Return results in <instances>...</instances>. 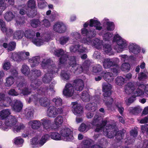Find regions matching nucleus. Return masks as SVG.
Here are the masks:
<instances>
[{
	"mask_svg": "<svg viewBox=\"0 0 148 148\" xmlns=\"http://www.w3.org/2000/svg\"><path fill=\"white\" fill-rule=\"evenodd\" d=\"M37 0L38 7L39 9H43L47 7L48 4L45 0Z\"/></svg>",
	"mask_w": 148,
	"mask_h": 148,
	"instance_id": "obj_47",
	"label": "nucleus"
},
{
	"mask_svg": "<svg viewBox=\"0 0 148 148\" xmlns=\"http://www.w3.org/2000/svg\"><path fill=\"white\" fill-rule=\"evenodd\" d=\"M135 148H148V140H145L143 144L140 143L138 144Z\"/></svg>",
	"mask_w": 148,
	"mask_h": 148,
	"instance_id": "obj_64",
	"label": "nucleus"
},
{
	"mask_svg": "<svg viewBox=\"0 0 148 148\" xmlns=\"http://www.w3.org/2000/svg\"><path fill=\"white\" fill-rule=\"evenodd\" d=\"M92 140L88 138H84L82 143V145L84 148H89Z\"/></svg>",
	"mask_w": 148,
	"mask_h": 148,
	"instance_id": "obj_44",
	"label": "nucleus"
},
{
	"mask_svg": "<svg viewBox=\"0 0 148 148\" xmlns=\"http://www.w3.org/2000/svg\"><path fill=\"white\" fill-rule=\"evenodd\" d=\"M24 142L23 139L20 137H16L13 140V142L14 144L19 146H22Z\"/></svg>",
	"mask_w": 148,
	"mask_h": 148,
	"instance_id": "obj_45",
	"label": "nucleus"
},
{
	"mask_svg": "<svg viewBox=\"0 0 148 148\" xmlns=\"http://www.w3.org/2000/svg\"><path fill=\"white\" fill-rule=\"evenodd\" d=\"M11 114L10 110L8 109H4L0 112V119H6Z\"/></svg>",
	"mask_w": 148,
	"mask_h": 148,
	"instance_id": "obj_35",
	"label": "nucleus"
},
{
	"mask_svg": "<svg viewBox=\"0 0 148 148\" xmlns=\"http://www.w3.org/2000/svg\"><path fill=\"white\" fill-rule=\"evenodd\" d=\"M68 63L69 65L74 68L75 69V73L76 74L80 73L83 71L84 73L89 74L90 72L89 66L90 62L85 61L83 64V68L79 64H77L76 60L74 56L71 57L69 60Z\"/></svg>",
	"mask_w": 148,
	"mask_h": 148,
	"instance_id": "obj_3",
	"label": "nucleus"
},
{
	"mask_svg": "<svg viewBox=\"0 0 148 148\" xmlns=\"http://www.w3.org/2000/svg\"><path fill=\"white\" fill-rule=\"evenodd\" d=\"M31 73H32V77H38L41 75L42 72L39 70L34 69L31 71Z\"/></svg>",
	"mask_w": 148,
	"mask_h": 148,
	"instance_id": "obj_63",
	"label": "nucleus"
},
{
	"mask_svg": "<svg viewBox=\"0 0 148 148\" xmlns=\"http://www.w3.org/2000/svg\"><path fill=\"white\" fill-rule=\"evenodd\" d=\"M19 53L20 56V58H21V61L27 59L28 57L29 56V53L28 52L23 51L19 52Z\"/></svg>",
	"mask_w": 148,
	"mask_h": 148,
	"instance_id": "obj_50",
	"label": "nucleus"
},
{
	"mask_svg": "<svg viewBox=\"0 0 148 148\" xmlns=\"http://www.w3.org/2000/svg\"><path fill=\"white\" fill-rule=\"evenodd\" d=\"M60 133L61 136V139L64 141H69L73 140V130L67 127H64L60 129Z\"/></svg>",
	"mask_w": 148,
	"mask_h": 148,
	"instance_id": "obj_8",
	"label": "nucleus"
},
{
	"mask_svg": "<svg viewBox=\"0 0 148 148\" xmlns=\"http://www.w3.org/2000/svg\"><path fill=\"white\" fill-rule=\"evenodd\" d=\"M52 101L57 106H60L62 104V99L59 97H56L53 98Z\"/></svg>",
	"mask_w": 148,
	"mask_h": 148,
	"instance_id": "obj_61",
	"label": "nucleus"
},
{
	"mask_svg": "<svg viewBox=\"0 0 148 148\" xmlns=\"http://www.w3.org/2000/svg\"><path fill=\"white\" fill-rule=\"evenodd\" d=\"M42 84V82L39 80H35L31 82V86L34 89H36Z\"/></svg>",
	"mask_w": 148,
	"mask_h": 148,
	"instance_id": "obj_54",
	"label": "nucleus"
},
{
	"mask_svg": "<svg viewBox=\"0 0 148 148\" xmlns=\"http://www.w3.org/2000/svg\"><path fill=\"white\" fill-rule=\"evenodd\" d=\"M29 125L33 129H38L41 125V120L40 121L37 120L30 121L29 123Z\"/></svg>",
	"mask_w": 148,
	"mask_h": 148,
	"instance_id": "obj_30",
	"label": "nucleus"
},
{
	"mask_svg": "<svg viewBox=\"0 0 148 148\" xmlns=\"http://www.w3.org/2000/svg\"><path fill=\"white\" fill-rule=\"evenodd\" d=\"M25 6L27 7V8L29 10L30 14H28L31 16V17L34 16L37 14V11L35 10L36 8V2L34 0H29L28 1Z\"/></svg>",
	"mask_w": 148,
	"mask_h": 148,
	"instance_id": "obj_14",
	"label": "nucleus"
},
{
	"mask_svg": "<svg viewBox=\"0 0 148 148\" xmlns=\"http://www.w3.org/2000/svg\"><path fill=\"white\" fill-rule=\"evenodd\" d=\"M81 32L82 34L85 35L88 38L85 37L86 38H90L92 37H94L96 33V31L95 29H92L89 31H88L85 28H84L82 29Z\"/></svg>",
	"mask_w": 148,
	"mask_h": 148,
	"instance_id": "obj_26",
	"label": "nucleus"
},
{
	"mask_svg": "<svg viewBox=\"0 0 148 148\" xmlns=\"http://www.w3.org/2000/svg\"><path fill=\"white\" fill-rule=\"evenodd\" d=\"M112 86L108 83H104L103 85V96L104 99L103 101H105L106 105L109 106L113 102L112 99L109 97L111 95V90Z\"/></svg>",
	"mask_w": 148,
	"mask_h": 148,
	"instance_id": "obj_6",
	"label": "nucleus"
},
{
	"mask_svg": "<svg viewBox=\"0 0 148 148\" xmlns=\"http://www.w3.org/2000/svg\"><path fill=\"white\" fill-rule=\"evenodd\" d=\"M129 111L132 113L135 114L140 112L141 111V109L140 106H138L134 108H130Z\"/></svg>",
	"mask_w": 148,
	"mask_h": 148,
	"instance_id": "obj_59",
	"label": "nucleus"
},
{
	"mask_svg": "<svg viewBox=\"0 0 148 148\" xmlns=\"http://www.w3.org/2000/svg\"><path fill=\"white\" fill-rule=\"evenodd\" d=\"M38 96H34L33 95L31 97H30L29 99H27V101L29 103L32 101H33L36 105H38L45 107H46L49 106L51 103L49 99L46 97H43L39 99L38 97Z\"/></svg>",
	"mask_w": 148,
	"mask_h": 148,
	"instance_id": "obj_7",
	"label": "nucleus"
},
{
	"mask_svg": "<svg viewBox=\"0 0 148 148\" xmlns=\"http://www.w3.org/2000/svg\"><path fill=\"white\" fill-rule=\"evenodd\" d=\"M73 85L76 90L81 91L84 86L83 81L80 79H76L74 81Z\"/></svg>",
	"mask_w": 148,
	"mask_h": 148,
	"instance_id": "obj_27",
	"label": "nucleus"
},
{
	"mask_svg": "<svg viewBox=\"0 0 148 148\" xmlns=\"http://www.w3.org/2000/svg\"><path fill=\"white\" fill-rule=\"evenodd\" d=\"M130 68V65L128 63H124L121 66V69L122 71H128Z\"/></svg>",
	"mask_w": 148,
	"mask_h": 148,
	"instance_id": "obj_62",
	"label": "nucleus"
},
{
	"mask_svg": "<svg viewBox=\"0 0 148 148\" xmlns=\"http://www.w3.org/2000/svg\"><path fill=\"white\" fill-rule=\"evenodd\" d=\"M103 50L106 53L110 55L113 54L111 47L109 44L105 45L103 46Z\"/></svg>",
	"mask_w": 148,
	"mask_h": 148,
	"instance_id": "obj_51",
	"label": "nucleus"
},
{
	"mask_svg": "<svg viewBox=\"0 0 148 148\" xmlns=\"http://www.w3.org/2000/svg\"><path fill=\"white\" fill-rule=\"evenodd\" d=\"M136 89L135 83L129 82L125 86V91L127 94H132V97H130L125 101L126 104L128 106L133 103L135 100V98L138 96H135Z\"/></svg>",
	"mask_w": 148,
	"mask_h": 148,
	"instance_id": "obj_5",
	"label": "nucleus"
},
{
	"mask_svg": "<svg viewBox=\"0 0 148 148\" xmlns=\"http://www.w3.org/2000/svg\"><path fill=\"white\" fill-rule=\"evenodd\" d=\"M63 110L61 108H57L54 106H50L47 111V115L50 117L54 118L58 114L62 113Z\"/></svg>",
	"mask_w": 148,
	"mask_h": 148,
	"instance_id": "obj_13",
	"label": "nucleus"
},
{
	"mask_svg": "<svg viewBox=\"0 0 148 148\" xmlns=\"http://www.w3.org/2000/svg\"><path fill=\"white\" fill-rule=\"evenodd\" d=\"M54 54L55 55L58 56H60L61 55L62 56L59 60L60 63V64H62L67 63V60L69 58L66 54H63L64 52L63 50L62 49L59 50L54 49Z\"/></svg>",
	"mask_w": 148,
	"mask_h": 148,
	"instance_id": "obj_17",
	"label": "nucleus"
},
{
	"mask_svg": "<svg viewBox=\"0 0 148 148\" xmlns=\"http://www.w3.org/2000/svg\"><path fill=\"white\" fill-rule=\"evenodd\" d=\"M2 66L3 69L5 71H7L10 69H11L10 70H11V69H12L13 70L14 69L16 70L15 68H12L11 67V65L10 63L8 61H5L2 64Z\"/></svg>",
	"mask_w": 148,
	"mask_h": 148,
	"instance_id": "obj_49",
	"label": "nucleus"
},
{
	"mask_svg": "<svg viewBox=\"0 0 148 148\" xmlns=\"http://www.w3.org/2000/svg\"><path fill=\"white\" fill-rule=\"evenodd\" d=\"M130 137H127L125 139V142L127 145L132 144L134 141V138L136 137L137 135V131L136 130L134 129L130 131Z\"/></svg>",
	"mask_w": 148,
	"mask_h": 148,
	"instance_id": "obj_25",
	"label": "nucleus"
},
{
	"mask_svg": "<svg viewBox=\"0 0 148 148\" xmlns=\"http://www.w3.org/2000/svg\"><path fill=\"white\" fill-rule=\"evenodd\" d=\"M70 50L71 52L80 54L85 52L86 49L85 47H83L82 45L77 44L71 46L70 47Z\"/></svg>",
	"mask_w": 148,
	"mask_h": 148,
	"instance_id": "obj_19",
	"label": "nucleus"
},
{
	"mask_svg": "<svg viewBox=\"0 0 148 148\" xmlns=\"http://www.w3.org/2000/svg\"><path fill=\"white\" fill-rule=\"evenodd\" d=\"M97 103H89L86 104L85 106L86 109L92 111H95L97 109Z\"/></svg>",
	"mask_w": 148,
	"mask_h": 148,
	"instance_id": "obj_43",
	"label": "nucleus"
},
{
	"mask_svg": "<svg viewBox=\"0 0 148 148\" xmlns=\"http://www.w3.org/2000/svg\"><path fill=\"white\" fill-rule=\"evenodd\" d=\"M63 122V118L61 115H58L55 118L54 123L56 126L57 127L60 126L62 124Z\"/></svg>",
	"mask_w": 148,
	"mask_h": 148,
	"instance_id": "obj_46",
	"label": "nucleus"
},
{
	"mask_svg": "<svg viewBox=\"0 0 148 148\" xmlns=\"http://www.w3.org/2000/svg\"><path fill=\"white\" fill-rule=\"evenodd\" d=\"M41 64L42 68L45 69V74L42 79V81L45 83H49L52 80L53 74L57 72L58 69L53 61L50 59H43Z\"/></svg>",
	"mask_w": 148,
	"mask_h": 148,
	"instance_id": "obj_2",
	"label": "nucleus"
},
{
	"mask_svg": "<svg viewBox=\"0 0 148 148\" xmlns=\"http://www.w3.org/2000/svg\"><path fill=\"white\" fill-rule=\"evenodd\" d=\"M53 29L55 32L62 33L66 31V27L62 22H57L54 24Z\"/></svg>",
	"mask_w": 148,
	"mask_h": 148,
	"instance_id": "obj_18",
	"label": "nucleus"
},
{
	"mask_svg": "<svg viewBox=\"0 0 148 148\" xmlns=\"http://www.w3.org/2000/svg\"><path fill=\"white\" fill-rule=\"evenodd\" d=\"M3 105L4 106H8L12 102L11 99L9 97H5L2 100Z\"/></svg>",
	"mask_w": 148,
	"mask_h": 148,
	"instance_id": "obj_57",
	"label": "nucleus"
},
{
	"mask_svg": "<svg viewBox=\"0 0 148 148\" xmlns=\"http://www.w3.org/2000/svg\"><path fill=\"white\" fill-rule=\"evenodd\" d=\"M135 96H142L143 95H148V84L145 86L143 84L139 86L138 88L136 90Z\"/></svg>",
	"mask_w": 148,
	"mask_h": 148,
	"instance_id": "obj_20",
	"label": "nucleus"
},
{
	"mask_svg": "<svg viewBox=\"0 0 148 148\" xmlns=\"http://www.w3.org/2000/svg\"><path fill=\"white\" fill-rule=\"evenodd\" d=\"M12 128L13 131L15 133H17L19 132L21 130H24L25 128V126L23 124H21L13 126Z\"/></svg>",
	"mask_w": 148,
	"mask_h": 148,
	"instance_id": "obj_40",
	"label": "nucleus"
},
{
	"mask_svg": "<svg viewBox=\"0 0 148 148\" xmlns=\"http://www.w3.org/2000/svg\"><path fill=\"white\" fill-rule=\"evenodd\" d=\"M14 4V0H0V15L5 10L8 5H12Z\"/></svg>",
	"mask_w": 148,
	"mask_h": 148,
	"instance_id": "obj_22",
	"label": "nucleus"
},
{
	"mask_svg": "<svg viewBox=\"0 0 148 148\" xmlns=\"http://www.w3.org/2000/svg\"><path fill=\"white\" fill-rule=\"evenodd\" d=\"M9 57L10 59L12 60L18 62H21V58H20V56L19 52L18 53L15 52H11L9 54Z\"/></svg>",
	"mask_w": 148,
	"mask_h": 148,
	"instance_id": "obj_36",
	"label": "nucleus"
},
{
	"mask_svg": "<svg viewBox=\"0 0 148 148\" xmlns=\"http://www.w3.org/2000/svg\"><path fill=\"white\" fill-rule=\"evenodd\" d=\"M13 38L16 40H20L24 36V32L22 30H19L15 31L13 33Z\"/></svg>",
	"mask_w": 148,
	"mask_h": 148,
	"instance_id": "obj_37",
	"label": "nucleus"
},
{
	"mask_svg": "<svg viewBox=\"0 0 148 148\" xmlns=\"http://www.w3.org/2000/svg\"><path fill=\"white\" fill-rule=\"evenodd\" d=\"M40 61V58L38 56L33 57L29 60L32 67H34L37 66L39 63Z\"/></svg>",
	"mask_w": 148,
	"mask_h": 148,
	"instance_id": "obj_39",
	"label": "nucleus"
},
{
	"mask_svg": "<svg viewBox=\"0 0 148 148\" xmlns=\"http://www.w3.org/2000/svg\"><path fill=\"white\" fill-rule=\"evenodd\" d=\"M91 128L90 123H87L86 124L82 123L78 128L79 130L81 132H87Z\"/></svg>",
	"mask_w": 148,
	"mask_h": 148,
	"instance_id": "obj_38",
	"label": "nucleus"
},
{
	"mask_svg": "<svg viewBox=\"0 0 148 148\" xmlns=\"http://www.w3.org/2000/svg\"><path fill=\"white\" fill-rule=\"evenodd\" d=\"M102 117L98 114L95 115L94 117L92 124L94 125H96L95 130V132H103V134L109 138H112L115 136L116 138L118 140H121L125 132L124 130L122 131L116 130H114L115 126L110 125V126L108 124V121L106 120L101 121Z\"/></svg>",
	"mask_w": 148,
	"mask_h": 148,
	"instance_id": "obj_1",
	"label": "nucleus"
},
{
	"mask_svg": "<svg viewBox=\"0 0 148 148\" xmlns=\"http://www.w3.org/2000/svg\"><path fill=\"white\" fill-rule=\"evenodd\" d=\"M51 138L56 140H62L61 136L58 133L56 132H52L50 134Z\"/></svg>",
	"mask_w": 148,
	"mask_h": 148,
	"instance_id": "obj_55",
	"label": "nucleus"
},
{
	"mask_svg": "<svg viewBox=\"0 0 148 148\" xmlns=\"http://www.w3.org/2000/svg\"><path fill=\"white\" fill-rule=\"evenodd\" d=\"M50 138L49 134H45L42 135L40 139H39L38 137L36 136L32 139L31 141V144L33 145H37L39 147H41Z\"/></svg>",
	"mask_w": 148,
	"mask_h": 148,
	"instance_id": "obj_10",
	"label": "nucleus"
},
{
	"mask_svg": "<svg viewBox=\"0 0 148 148\" xmlns=\"http://www.w3.org/2000/svg\"><path fill=\"white\" fill-rule=\"evenodd\" d=\"M18 89L21 90V93L23 95H28L30 91L27 89V86L25 83H20L18 85Z\"/></svg>",
	"mask_w": 148,
	"mask_h": 148,
	"instance_id": "obj_31",
	"label": "nucleus"
},
{
	"mask_svg": "<svg viewBox=\"0 0 148 148\" xmlns=\"http://www.w3.org/2000/svg\"><path fill=\"white\" fill-rule=\"evenodd\" d=\"M17 121V119L15 116H10L5 119V124L2 127V129L8 131L9 129L15 125Z\"/></svg>",
	"mask_w": 148,
	"mask_h": 148,
	"instance_id": "obj_12",
	"label": "nucleus"
},
{
	"mask_svg": "<svg viewBox=\"0 0 148 148\" xmlns=\"http://www.w3.org/2000/svg\"><path fill=\"white\" fill-rule=\"evenodd\" d=\"M88 25L91 27H94L96 30H101L103 28V27L101 25L100 22L97 18L95 17L89 20L86 22L83 26L84 27L86 28Z\"/></svg>",
	"mask_w": 148,
	"mask_h": 148,
	"instance_id": "obj_11",
	"label": "nucleus"
},
{
	"mask_svg": "<svg viewBox=\"0 0 148 148\" xmlns=\"http://www.w3.org/2000/svg\"><path fill=\"white\" fill-rule=\"evenodd\" d=\"M112 42L116 43L113 46V48L117 52H121L125 50L128 46V42L118 34L114 35Z\"/></svg>",
	"mask_w": 148,
	"mask_h": 148,
	"instance_id": "obj_4",
	"label": "nucleus"
},
{
	"mask_svg": "<svg viewBox=\"0 0 148 148\" xmlns=\"http://www.w3.org/2000/svg\"><path fill=\"white\" fill-rule=\"evenodd\" d=\"M113 64L112 60L109 58L105 59L103 62V66L106 69L109 68L111 66H113Z\"/></svg>",
	"mask_w": 148,
	"mask_h": 148,
	"instance_id": "obj_42",
	"label": "nucleus"
},
{
	"mask_svg": "<svg viewBox=\"0 0 148 148\" xmlns=\"http://www.w3.org/2000/svg\"><path fill=\"white\" fill-rule=\"evenodd\" d=\"M23 105L22 103L19 100L15 101L12 108L16 112H19L22 109Z\"/></svg>",
	"mask_w": 148,
	"mask_h": 148,
	"instance_id": "obj_32",
	"label": "nucleus"
},
{
	"mask_svg": "<svg viewBox=\"0 0 148 148\" xmlns=\"http://www.w3.org/2000/svg\"><path fill=\"white\" fill-rule=\"evenodd\" d=\"M148 75V73L147 72L145 73L141 72L138 75V79L139 80L143 81L146 79Z\"/></svg>",
	"mask_w": 148,
	"mask_h": 148,
	"instance_id": "obj_60",
	"label": "nucleus"
},
{
	"mask_svg": "<svg viewBox=\"0 0 148 148\" xmlns=\"http://www.w3.org/2000/svg\"><path fill=\"white\" fill-rule=\"evenodd\" d=\"M129 52L134 54L137 55L141 51L140 47L135 43H130L128 45Z\"/></svg>",
	"mask_w": 148,
	"mask_h": 148,
	"instance_id": "obj_23",
	"label": "nucleus"
},
{
	"mask_svg": "<svg viewBox=\"0 0 148 148\" xmlns=\"http://www.w3.org/2000/svg\"><path fill=\"white\" fill-rule=\"evenodd\" d=\"M81 42L85 45H90L94 46L97 49L101 48L102 46L103 41L98 38L92 40L90 38H84L81 41Z\"/></svg>",
	"mask_w": 148,
	"mask_h": 148,
	"instance_id": "obj_9",
	"label": "nucleus"
},
{
	"mask_svg": "<svg viewBox=\"0 0 148 148\" xmlns=\"http://www.w3.org/2000/svg\"><path fill=\"white\" fill-rule=\"evenodd\" d=\"M101 75L103 78L108 82H111L113 81L114 79L113 74L106 71H103L101 73Z\"/></svg>",
	"mask_w": 148,
	"mask_h": 148,
	"instance_id": "obj_29",
	"label": "nucleus"
},
{
	"mask_svg": "<svg viewBox=\"0 0 148 148\" xmlns=\"http://www.w3.org/2000/svg\"><path fill=\"white\" fill-rule=\"evenodd\" d=\"M10 73L12 76H9L5 79L6 82L5 83V85L8 87H9L12 85L14 82V77L16 76L18 73L16 70L14 69H11L10 71Z\"/></svg>",
	"mask_w": 148,
	"mask_h": 148,
	"instance_id": "obj_16",
	"label": "nucleus"
},
{
	"mask_svg": "<svg viewBox=\"0 0 148 148\" xmlns=\"http://www.w3.org/2000/svg\"><path fill=\"white\" fill-rule=\"evenodd\" d=\"M113 35L112 33L108 32L103 34L102 36L105 41H109L112 39Z\"/></svg>",
	"mask_w": 148,
	"mask_h": 148,
	"instance_id": "obj_53",
	"label": "nucleus"
},
{
	"mask_svg": "<svg viewBox=\"0 0 148 148\" xmlns=\"http://www.w3.org/2000/svg\"><path fill=\"white\" fill-rule=\"evenodd\" d=\"M71 38L73 39H75L77 40L79 39L80 37V35L79 33L77 32H71L70 35Z\"/></svg>",
	"mask_w": 148,
	"mask_h": 148,
	"instance_id": "obj_58",
	"label": "nucleus"
},
{
	"mask_svg": "<svg viewBox=\"0 0 148 148\" xmlns=\"http://www.w3.org/2000/svg\"><path fill=\"white\" fill-rule=\"evenodd\" d=\"M73 88V87L71 84H67L63 91L64 95L68 97L71 96L74 93Z\"/></svg>",
	"mask_w": 148,
	"mask_h": 148,
	"instance_id": "obj_24",
	"label": "nucleus"
},
{
	"mask_svg": "<svg viewBox=\"0 0 148 148\" xmlns=\"http://www.w3.org/2000/svg\"><path fill=\"white\" fill-rule=\"evenodd\" d=\"M4 18L7 21H12L15 17V15L11 11L6 12L4 15Z\"/></svg>",
	"mask_w": 148,
	"mask_h": 148,
	"instance_id": "obj_41",
	"label": "nucleus"
},
{
	"mask_svg": "<svg viewBox=\"0 0 148 148\" xmlns=\"http://www.w3.org/2000/svg\"><path fill=\"white\" fill-rule=\"evenodd\" d=\"M21 71L22 73L26 75H27L29 73L30 69L27 65L24 64L22 66Z\"/></svg>",
	"mask_w": 148,
	"mask_h": 148,
	"instance_id": "obj_56",
	"label": "nucleus"
},
{
	"mask_svg": "<svg viewBox=\"0 0 148 148\" xmlns=\"http://www.w3.org/2000/svg\"><path fill=\"white\" fill-rule=\"evenodd\" d=\"M36 38L33 39L32 42L36 45L40 46L45 43V42H47L50 40V38L46 39L45 40L42 39V38L40 36V33L37 32L36 33Z\"/></svg>",
	"mask_w": 148,
	"mask_h": 148,
	"instance_id": "obj_21",
	"label": "nucleus"
},
{
	"mask_svg": "<svg viewBox=\"0 0 148 148\" xmlns=\"http://www.w3.org/2000/svg\"><path fill=\"white\" fill-rule=\"evenodd\" d=\"M41 125L43 126L44 129L48 131H50L51 128V121L46 118H44L41 120Z\"/></svg>",
	"mask_w": 148,
	"mask_h": 148,
	"instance_id": "obj_28",
	"label": "nucleus"
},
{
	"mask_svg": "<svg viewBox=\"0 0 148 148\" xmlns=\"http://www.w3.org/2000/svg\"><path fill=\"white\" fill-rule=\"evenodd\" d=\"M90 95L86 91H83L82 94L81 98L84 101H88L90 99Z\"/></svg>",
	"mask_w": 148,
	"mask_h": 148,
	"instance_id": "obj_48",
	"label": "nucleus"
},
{
	"mask_svg": "<svg viewBox=\"0 0 148 148\" xmlns=\"http://www.w3.org/2000/svg\"><path fill=\"white\" fill-rule=\"evenodd\" d=\"M35 34V32L32 30L28 29L25 31V36L27 38H32Z\"/></svg>",
	"mask_w": 148,
	"mask_h": 148,
	"instance_id": "obj_52",
	"label": "nucleus"
},
{
	"mask_svg": "<svg viewBox=\"0 0 148 148\" xmlns=\"http://www.w3.org/2000/svg\"><path fill=\"white\" fill-rule=\"evenodd\" d=\"M71 110L73 113L77 115H81L83 113V108L76 102H72Z\"/></svg>",
	"mask_w": 148,
	"mask_h": 148,
	"instance_id": "obj_15",
	"label": "nucleus"
},
{
	"mask_svg": "<svg viewBox=\"0 0 148 148\" xmlns=\"http://www.w3.org/2000/svg\"><path fill=\"white\" fill-rule=\"evenodd\" d=\"M16 45V43L14 42H10L8 45L6 43H4L3 44V47L5 48H7L8 52L14 50L15 49Z\"/></svg>",
	"mask_w": 148,
	"mask_h": 148,
	"instance_id": "obj_34",
	"label": "nucleus"
},
{
	"mask_svg": "<svg viewBox=\"0 0 148 148\" xmlns=\"http://www.w3.org/2000/svg\"><path fill=\"white\" fill-rule=\"evenodd\" d=\"M16 8H17L18 10H19V14L21 15H24L26 14H27L29 16L31 17V16L29 15L28 14H30V12H29V10L27 8V7L24 5H19L17 7L16 6Z\"/></svg>",
	"mask_w": 148,
	"mask_h": 148,
	"instance_id": "obj_33",
	"label": "nucleus"
}]
</instances>
